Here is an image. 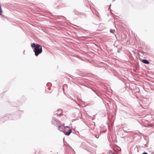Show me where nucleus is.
<instances>
[{
	"label": "nucleus",
	"instance_id": "nucleus-6",
	"mask_svg": "<svg viewBox=\"0 0 154 154\" xmlns=\"http://www.w3.org/2000/svg\"><path fill=\"white\" fill-rule=\"evenodd\" d=\"M114 31H115L114 30H113V29H111L110 30V32L112 33H114Z\"/></svg>",
	"mask_w": 154,
	"mask_h": 154
},
{
	"label": "nucleus",
	"instance_id": "nucleus-4",
	"mask_svg": "<svg viewBox=\"0 0 154 154\" xmlns=\"http://www.w3.org/2000/svg\"><path fill=\"white\" fill-rule=\"evenodd\" d=\"M142 62L145 64H148L149 63V62L147 60L143 59L142 60Z\"/></svg>",
	"mask_w": 154,
	"mask_h": 154
},
{
	"label": "nucleus",
	"instance_id": "nucleus-2",
	"mask_svg": "<svg viewBox=\"0 0 154 154\" xmlns=\"http://www.w3.org/2000/svg\"><path fill=\"white\" fill-rule=\"evenodd\" d=\"M64 125V124L63 125H59L58 129L59 131H63Z\"/></svg>",
	"mask_w": 154,
	"mask_h": 154
},
{
	"label": "nucleus",
	"instance_id": "nucleus-8",
	"mask_svg": "<svg viewBox=\"0 0 154 154\" xmlns=\"http://www.w3.org/2000/svg\"><path fill=\"white\" fill-rule=\"evenodd\" d=\"M142 154H148L146 152H144V153H143Z\"/></svg>",
	"mask_w": 154,
	"mask_h": 154
},
{
	"label": "nucleus",
	"instance_id": "nucleus-1",
	"mask_svg": "<svg viewBox=\"0 0 154 154\" xmlns=\"http://www.w3.org/2000/svg\"><path fill=\"white\" fill-rule=\"evenodd\" d=\"M42 51V47L38 44H37L36 46L34 48V52L35 53V55L37 56L39 54H41Z\"/></svg>",
	"mask_w": 154,
	"mask_h": 154
},
{
	"label": "nucleus",
	"instance_id": "nucleus-5",
	"mask_svg": "<svg viewBox=\"0 0 154 154\" xmlns=\"http://www.w3.org/2000/svg\"><path fill=\"white\" fill-rule=\"evenodd\" d=\"M31 46L32 48H35L36 46V45H35V44L34 43H32L31 45Z\"/></svg>",
	"mask_w": 154,
	"mask_h": 154
},
{
	"label": "nucleus",
	"instance_id": "nucleus-3",
	"mask_svg": "<svg viewBox=\"0 0 154 154\" xmlns=\"http://www.w3.org/2000/svg\"><path fill=\"white\" fill-rule=\"evenodd\" d=\"M71 132H72V130L71 129H69V131L68 132L65 131L64 132V133L66 135L68 136L70 134V133H71Z\"/></svg>",
	"mask_w": 154,
	"mask_h": 154
},
{
	"label": "nucleus",
	"instance_id": "nucleus-7",
	"mask_svg": "<svg viewBox=\"0 0 154 154\" xmlns=\"http://www.w3.org/2000/svg\"><path fill=\"white\" fill-rule=\"evenodd\" d=\"M2 12V9L1 8V5H0V15H1Z\"/></svg>",
	"mask_w": 154,
	"mask_h": 154
}]
</instances>
